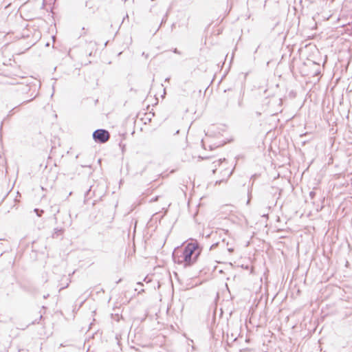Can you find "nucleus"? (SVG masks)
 <instances>
[{
  "label": "nucleus",
  "instance_id": "9",
  "mask_svg": "<svg viewBox=\"0 0 352 352\" xmlns=\"http://www.w3.org/2000/svg\"><path fill=\"white\" fill-rule=\"evenodd\" d=\"M60 211L59 207L56 205L51 206V212L54 213V219L56 221L57 217L56 214H58Z\"/></svg>",
  "mask_w": 352,
  "mask_h": 352
},
{
  "label": "nucleus",
  "instance_id": "5",
  "mask_svg": "<svg viewBox=\"0 0 352 352\" xmlns=\"http://www.w3.org/2000/svg\"><path fill=\"white\" fill-rule=\"evenodd\" d=\"M178 20V26L179 28H185L186 29H188V19L189 17H187L184 13H180L177 16Z\"/></svg>",
  "mask_w": 352,
  "mask_h": 352
},
{
  "label": "nucleus",
  "instance_id": "21",
  "mask_svg": "<svg viewBox=\"0 0 352 352\" xmlns=\"http://www.w3.org/2000/svg\"><path fill=\"white\" fill-rule=\"evenodd\" d=\"M48 296H49V294H47V295H44V296H43V298H47Z\"/></svg>",
  "mask_w": 352,
  "mask_h": 352
},
{
  "label": "nucleus",
  "instance_id": "15",
  "mask_svg": "<svg viewBox=\"0 0 352 352\" xmlns=\"http://www.w3.org/2000/svg\"><path fill=\"white\" fill-rule=\"evenodd\" d=\"M173 52H174L175 54H180V52H179L177 48H175V49L173 50Z\"/></svg>",
  "mask_w": 352,
  "mask_h": 352
},
{
  "label": "nucleus",
  "instance_id": "29",
  "mask_svg": "<svg viewBox=\"0 0 352 352\" xmlns=\"http://www.w3.org/2000/svg\"><path fill=\"white\" fill-rule=\"evenodd\" d=\"M278 24V22L277 21V22L275 23V26H276Z\"/></svg>",
  "mask_w": 352,
  "mask_h": 352
},
{
  "label": "nucleus",
  "instance_id": "16",
  "mask_svg": "<svg viewBox=\"0 0 352 352\" xmlns=\"http://www.w3.org/2000/svg\"><path fill=\"white\" fill-rule=\"evenodd\" d=\"M90 190H91V188L88 189V190L86 191V192L85 193V197L88 196V195H89V193Z\"/></svg>",
  "mask_w": 352,
  "mask_h": 352
},
{
  "label": "nucleus",
  "instance_id": "14",
  "mask_svg": "<svg viewBox=\"0 0 352 352\" xmlns=\"http://www.w3.org/2000/svg\"><path fill=\"white\" fill-rule=\"evenodd\" d=\"M175 26H176V23H173L172 25H171V31H173V30L175 28Z\"/></svg>",
  "mask_w": 352,
  "mask_h": 352
},
{
  "label": "nucleus",
  "instance_id": "3",
  "mask_svg": "<svg viewBox=\"0 0 352 352\" xmlns=\"http://www.w3.org/2000/svg\"><path fill=\"white\" fill-rule=\"evenodd\" d=\"M227 106H230L232 108H242L243 106V96L240 93H233L228 100Z\"/></svg>",
  "mask_w": 352,
  "mask_h": 352
},
{
  "label": "nucleus",
  "instance_id": "2",
  "mask_svg": "<svg viewBox=\"0 0 352 352\" xmlns=\"http://www.w3.org/2000/svg\"><path fill=\"white\" fill-rule=\"evenodd\" d=\"M92 137L96 142L103 144L109 140L110 134L107 130L99 129L94 131Z\"/></svg>",
  "mask_w": 352,
  "mask_h": 352
},
{
  "label": "nucleus",
  "instance_id": "4",
  "mask_svg": "<svg viewBox=\"0 0 352 352\" xmlns=\"http://www.w3.org/2000/svg\"><path fill=\"white\" fill-rule=\"evenodd\" d=\"M281 193V190L277 187L271 186L266 193V198L272 197L273 200L272 205L275 206L276 205L277 199L279 198Z\"/></svg>",
  "mask_w": 352,
  "mask_h": 352
},
{
  "label": "nucleus",
  "instance_id": "26",
  "mask_svg": "<svg viewBox=\"0 0 352 352\" xmlns=\"http://www.w3.org/2000/svg\"><path fill=\"white\" fill-rule=\"evenodd\" d=\"M121 280H122L121 279H119V280L116 282V283H117V284H118V283H119L120 282H121Z\"/></svg>",
  "mask_w": 352,
  "mask_h": 352
},
{
  "label": "nucleus",
  "instance_id": "19",
  "mask_svg": "<svg viewBox=\"0 0 352 352\" xmlns=\"http://www.w3.org/2000/svg\"><path fill=\"white\" fill-rule=\"evenodd\" d=\"M169 80H170V78H169V77H168V78H166L165 79V81H166V82H168Z\"/></svg>",
  "mask_w": 352,
  "mask_h": 352
},
{
  "label": "nucleus",
  "instance_id": "8",
  "mask_svg": "<svg viewBox=\"0 0 352 352\" xmlns=\"http://www.w3.org/2000/svg\"><path fill=\"white\" fill-rule=\"evenodd\" d=\"M223 161H225V158L219 159V160H215L212 162V166H213L212 173L213 174H214L216 173L217 166H219Z\"/></svg>",
  "mask_w": 352,
  "mask_h": 352
},
{
  "label": "nucleus",
  "instance_id": "20",
  "mask_svg": "<svg viewBox=\"0 0 352 352\" xmlns=\"http://www.w3.org/2000/svg\"><path fill=\"white\" fill-rule=\"evenodd\" d=\"M137 285H141V286H142V285H142V283L141 282H138V283H137Z\"/></svg>",
  "mask_w": 352,
  "mask_h": 352
},
{
  "label": "nucleus",
  "instance_id": "25",
  "mask_svg": "<svg viewBox=\"0 0 352 352\" xmlns=\"http://www.w3.org/2000/svg\"><path fill=\"white\" fill-rule=\"evenodd\" d=\"M256 115H257L258 116H259L261 115V113H260V112H256Z\"/></svg>",
  "mask_w": 352,
  "mask_h": 352
},
{
  "label": "nucleus",
  "instance_id": "18",
  "mask_svg": "<svg viewBox=\"0 0 352 352\" xmlns=\"http://www.w3.org/2000/svg\"><path fill=\"white\" fill-rule=\"evenodd\" d=\"M125 18H128V14H126V16L123 18L122 23H124Z\"/></svg>",
  "mask_w": 352,
  "mask_h": 352
},
{
  "label": "nucleus",
  "instance_id": "22",
  "mask_svg": "<svg viewBox=\"0 0 352 352\" xmlns=\"http://www.w3.org/2000/svg\"><path fill=\"white\" fill-rule=\"evenodd\" d=\"M36 323H38V322H36V321L35 320V321L32 322V323H31V324H36Z\"/></svg>",
  "mask_w": 352,
  "mask_h": 352
},
{
  "label": "nucleus",
  "instance_id": "28",
  "mask_svg": "<svg viewBox=\"0 0 352 352\" xmlns=\"http://www.w3.org/2000/svg\"><path fill=\"white\" fill-rule=\"evenodd\" d=\"M144 292V289H141L138 293H140V292Z\"/></svg>",
  "mask_w": 352,
  "mask_h": 352
},
{
  "label": "nucleus",
  "instance_id": "12",
  "mask_svg": "<svg viewBox=\"0 0 352 352\" xmlns=\"http://www.w3.org/2000/svg\"><path fill=\"white\" fill-rule=\"evenodd\" d=\"M316 195V192L314 191H311L309 192V196L311 199H314Z\"/></svg>",
  "mask_w": 352,
  "mask_h": 352
},
{
  "label": "nucleus",
  "instance_id": "17",
  "mask_svg": "<svg viewBox=\"0 0 352 352\" xmlns=\"http://www.w3.org/2000/svg\"><path fill=\"white\" fill-rule=\"evenodd\" d=\"M228 251L230 253L233 252H234V248H228Z\"/></svg>",
  "mask_w": 352,
  "mask_h": 352
},
{
  "label": "nucleus",
  "instance_id": "23",
  "mask_svg": "<svg viewBox=\"0 0 352 352\" xmlns=\"http://www.w3.org/2000/svg\"><path fill=\"white\" fill-rule=\"evenodd\" d=\"M36 96V95L34 98H31L30 100H28L27 102H29V101L33 100V99H34Z\"/></svg>",
  "mask_w": 352,
  "mask_h": 352
},
{
  "label": "nucleus",
  "instance_id": "11",
  "mask_svg": "<svg viewBox=\"0 0 352 352\" xmlns=\"http://www.w3.org/2000/svg\"><path fill=\"white\" fill-rule=\"evenodd\" d=\"M168 11L166 12V13L165 14V15L164 16L162 21H161V23H160V27L163 24V23H165L167 21V19H168Z\"/></svg>",
  "mask_w": 352,
  "mask_h": 352
},
{
  "label": "nucleus",
  "instance_id": "10",
  "mask_svg": "<svg viewBox=\"0 0 352 352\" xmlns=\"http://www.w3.org/2000/svg\"><path fill=\"white\" fill-rule=\"evenodd\" d=\"M34 211L35 212V213L36 214V215L38 217H41L42 214L44 213L43 210H41V209H38V208H35L34 210Z\"/></svg>",
  "mask_w": 352,
  "mask_h": 352
},
{
  "label": "nucleus",
  "instance_id": "13",
  "mask_svg": "<svg viewBox=\"0 0 352 352\" xmlns=\"http://www.w3.org/2000/svg\"><path fill=\"white\" fill-rule=\"evenodd\" d=\"M219 243H215L214 244H212L210 248V250H213L214 248H215L217 245H218Z\"/></svg>",
  "mask_w": 352,
  "mask_h": 352
},
{
  "label": "nucleus",
  "instance_id": "27",
  "mask_svg": "<svg viewBox=\"0 0 352 352\" xmlns=\"http://www.w3.org/2000/svg\"><path fill=\"white\" fill-rule=\"evenodd\" d=\"M43 318V316L42 315H40V317H39V319H42Z\"/></svg>",
  "mask_w": 352,
  "mask_h": 352
},
{
  "label": "nucleus",
  "instance_id": "24",
  "mask_svg": "<svg viewBox=\"0 0 352 352\" xmlns=\"http://www.w3.org/2000/svg\"><path fill=\"white\" fill-rule=\"evenodd\" d=\"M250 198L249 197V198H248V201H247V204H248L250 203Z\"/></svg>",
  "mask_w": 352,
  "mask_h": 352
},
{
  "label": "nucleus",
  "instance_id": "7",
  "mask_svg": "<svg viewBox=\"0 0 352 352\" xmlns=\"http://www.w3.org/2000/svg\"><path fill=\"white\" fill-rule=\"evenodd\" d=\"M64 232V229L61 228H56L54 230V232L52 234L53 238H58V236H61Z\"/></svg>",
  "mask_w": 352,
  "mask_h": 352
},
{
  "label": "nucleus",
  "instance_id": "6",
  "mask_svg": "<svg viewBox=\"0 0 352 352\" xmlns=\"http://www.w3.org/2000/svg\"><path fill=\"white\" fill-rule=\"evenodd\" d=\"M232 172H233V170H230L228 168H225L223 170V176L226 177V179L223 178L221 180H217V181H216L215 184H220L222 182L226 181L232 175Z\"/></svg>",
  "mask_w": 352,
  "mask_h": 352
},
{
  "label": "nucleus",
  "instance_id": "1",
  "mask_svg": "<svg viewBox=\"0 0 352 352\" xmlns=\"http://www.w3.org/2000/svg\"><path fill=\"white\" fill-rule=\"evenodd\" d=\"M202 251V247L195 239H190L183 248H176L173 252V260L175 263L182 265L184 267L193 265L198 260Z\"/></svg>",
  "mask_w": 352,
  "mask_h": 352
}]
</instances>
